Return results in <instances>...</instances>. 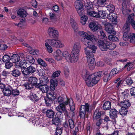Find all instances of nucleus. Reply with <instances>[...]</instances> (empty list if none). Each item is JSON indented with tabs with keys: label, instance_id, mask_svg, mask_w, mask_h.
Here are the masks:
<instances>
[{
	"label": "nucleus",
	"instance_id": "nucleus-1",
	"mask_svg": "<svg viewBox=\"0 0 135 135\" xmlns=\"http://www.w3.org/2000/svg\"><path fill=\"white\" fill-rule=\"evenodd\" d=\"M82 75L85 79L86 85L89 87H92L97 84L100 80V75L98 72L88 75V72L86 69L82 71Z\"/></svg>",
	"mask_w": 135,
	"mask_h": 135
},
{
	"label": "nucleus",
	"instance_id": "nucleus-2",
	"mask_svg": "<svg viewBox=\"0 0 135 135\" xmlns=\"http://www.w3.org/2000/svg\"><path fill=\"white\" fill-rule=\"evenodd\" d=\"M84 50L89 68L90 70H93L94 68L95 65L94 55L87 48H85Z\"/></svg>",
	"mask_w": 135,
	"mask_h": 135
},
{
	"label": "nucleus",
	"instance_id": "nucleus-3",
	"mask_svg": "<svg viewBox=\"0 0 135 135\" xmlns=\"http://www.w3.org/2000/svg\"><path fill=\"white\" fill-rule=\"evenodd\" d=\"M79 35L82 37H85L81 40V41L84 44L89 40H90L92 42L97 41V38L91 33H88L83 31H79Z\"/></svg>",
	"mask_w": 135,
	"mask_h": 135
},
{
	"label": "nucleus",
	"instance_id": "nucleus-4",
	"mask_svg": "<svg viewBox=\"0 0 135 135\" xmlns=\"http://www.w3.org/2000/svg\"><path fill=\"white\" fill-rule=\"evenodd\" d=\"M81 49V46L79 42H76L74 44L71 52L73 61H77L78 60Z\"/></svg>",
	"mask_w": 135,
	"mask_h": 135
},
{
	"label": "nucleus",
	"instance_id": "nucleus-5",
	"mask_svg": "<svg viewBox=\"0 0 135 135\" xmlns=\"http://www.w3.org/2000/svg\"><path fill=\"white\" fill-rule=\"evenodd\" d=\"M46 41L49 42L50 45L54 47L61 48L64 46V44L58 39H50L47 40Z\"/></svg>",
	"mask_w": 135,
	"mask_h": 135
},
{
	"label": "nucleus",
	"instance_id": "nucleus-6",
	"mask_svg": "<svg viewBox=\"0 0 135 135\" xmlns=\"http://www.w3.org/2000/svg\"><path fill=\"white\" fill-rule=\"evenodd\" d=\"M89 108V105L88 103H86L85 105L81 106L79 113V115L81 118H84L86 112L88 111Z\"/></svg>",
	"mask_w": 135,
	"mask_h": 135
},
{
	"label": "nucleus",
	"instance_id": "nucleus-7",
	"mask_svg": "<svg viewBox=\"0 0 135 135\" xmlns=\"http://www.w3.org/2000/svg\"><path fill=\"white\" fill-rule=\"evenodd\" d=\"M47 98L45 99L46 104L47 106H49L52 103V100L56 98L55 94L53 92L47 93Z\"/></svg>",
	"mask_w": 135,
	"mask_h": 135
},
{
	"label": "nucleus",
	"instance_id": "nucleus-8",
	"mask_svg": "<svg viewBox=\"0 0 135 135\" xmlns=\"http://www.w3.org/2000/svg\"><path fill=\"white\" fill-rule=\"evenodd\" d=\"M98 39L96 41H97ZM95 42V41L94 42H92L90 40H89L88 41L85 43L84 44L89 49L91 50L92 52L91 51L89 50L90 52L93 53H94L96 52L97 50L98 47H97L95 45L93 44L92 43H94Z\"/></svg>",
	"mask_w": 135,
	"mask_h": 135
},
{
	"label": "nucleus",
	"instance_id": "nucleus-9",
	"mask_svg": "<svg viewBox=\"0 0 135 135\" xmlns=\"http://www.w3.org/2000/svg\"><path fill=\"white\" fill-rule=\"evenodd\" d=\"M48 32L49 35L53 38L57 37L59 35V32L57 29L53 27H49L48 30Z\"/></svg>",
	"mask_w": 135,
	"mask_h": 135
},
{
	"label": "nucleus",
	"instance_id": "nucleus-10",
	"mask_svg": "<svg viewBox=\"0 0 135 135\" xmlns=\"http://www.w3.org/2000/svg\"><path fill=\"white\" fill-rule=\"evenodd\" d=\"M66 105L64 104H61L56 108V109L60 113H61L63 112L65 116H68V113L65 108Z\"/></svg>",
	"mask_w": 135,
	"mask_h": 135
},
{
	"label": "nucleus",
	"instance_id": "nucleus-11",
	"mask_svg": "<svg viewBox=\"0 0 135 135\" xmlns=\"http://www.w3.org/2000/svg\"><path fill=\"white\" fill-rule=\"evenodd\" d=\"M98 73L99 75L100 76V78L103 75V80L105 82H107L110 78L111 75L107 71H99Z\"/></svg>",
	"mask_w": 135,
	"mask_h": 135
},
{
	"label": "nucleus",
	"instance_id": "nucleus-12",
	"mask_svg": "<svg viewBox=\"0 0 135 135\" xmlns=\"http://www.w3.org/2000/svg\"><path fill=\"white\" fill-rule=\"evenodd\" d=\"M107 17L110 21L116 24L117 23L116 15L113 12H110L107 15Z\"/></svg>",
	"mask_w": 135,
	"mask_h": 135
},
{
	"label": "nucleus",
	"instance_id": "nucleus-13",
	"mask_svg": "<svg viewBox=\"0 0 135 135\" xmlns=\"http://www.w3.org/2000/svg\"><path fill=\"white\" fill-rule=\"evenodd\" d=\"M12 88L10 85H7L5 88L3 90V93L4 95L9 96L12 94Z\"/></svg>",
	"mask_w": 135,
	"mask_h": 135
},
{
	"label": "nucleus",
	"instance_id": "nucleus-14",
	"mask_svg": "<svg viewBox=\"0 0 135 135\" xmlns=\"http://www.w3.org/2000/svg\"><path fill=\"white\" fill-rule=\"evenodd\" d=\"M108 42H104L103 41L99 40L98 42V45L100 49L102 51H106L108 49Z\"/></svg>",
	"mask_w": 135,
	"mask_h": 135
},
{
	"label": "nucleus",
	"instance_id": "nucleus-15",
	"mask_svg": "<svg viewBox=\"0 0 135 135\" xmlns=\"http://www.w3.org/2000/svg\"><path fill=\"white\" fill-rule=\"evenodd\" d=\"M65 57L67 61H70L71 62H75L77 61H73V57L71 56V53L70 54L69 52L66 51H64L62 54V56Z\"/></svg>",
	"mask_w": 135,
	"mask_h": 135
},
{
	"label": "nucleus",
	"instance_id": "nucleus-16",
	"mask_svg": "<svg viewBox=\"0 0 135 135\" xmlns=\"http://www.w3.org/2000/svg\"><path fill=\"white\" fill-rule=\"evenodd\" d=\"M105 28L106 31L108 33L113 34L114 35L116 34V32L113 29V26L110 23L105 24Z\"/></svg>",
	"mask_w": 135,
	"mask_h": 135
},
{
	"label": "nucleus",
	"instance_id": "nucleus-17",
	"mask_svg": "<svg viewBox=\"0 0 135 135\" xmlns=\"http://www.w3.org/2000/svg\"><path fill=\"white\" fill-rule=\"evenodd\" d=\"M89 28L93 31H96L99 29H101V28L99 26L96 24L95 22H90L89 25Z\"/></svg>",
	"mask_w": 135,
	"mask_h": 135
},
{
	"label": "nucleus",
	"instance_id": "nucleus-18",
	"mask_svg": "<svg viewBox=\"0 0 135 135\" xmlns=\"http://www.w3.org/2000/svg\"><path fill=\"white\" fill-rule=\"evenodd\" d=\"M40 83L38 84L40 85H46L47 83L49 81L48 78L46 76L40 77L39 78Z\"/></svg>",
	"mask_w": 135,
	"mask_h": 135
},
{
	"label": "nucleus",
	"instance_id": "nucleus-19",
	"mask_svg": "<svg viewBox=\"0 0 135 135\" xmlns=\"http://www.w3.org/2000/svg\"><path fill=\"white\" fill-rule=\"evenodd\" d=\"M36 87L39 89L43 93H46L49 89V87L46 85H40L38 84L36 86Z\"/></svg>",
	"mask_w": 135,
	"mask_h": 135
},
{
	"label": "nucleus",
	"instance_id": "nucleus-20",
	"mask_svg": "<svg viewBox=\"0 0 135 135\" xmlns=\"http://www.w3.org/2000/svg\"><path fill=\"white\" fill-rule=\"evenodd\" d=\"M69 126L68 123L65 122L64 124V127L66 128H67L69 126L71 129L73 128L75 126L74 122L73 120L71 119H69L68 120Z\"/></svg>",
	"mask_w": 135,
	"mask_h": 135
},
{
	"label": "nucleus",
	"instance_id": "nucleus-21",
	"mask_svg": "<svg viewBox=\"0 0 135 135\" xmlns=\"http://www.w3.org/2000/svg\"><path fill=\"white\" fill-rule=\"evenodd\" d=\"M35 61L33 57L30 56L28 55L26 57V61L25 62L26 63H27L29 66L31 65L32 64H34Z\"/></svg>",
	"mask_w": 135,
	"mask_h": 135
},
{
	"label": "nucleus",
	"instance_id": "nucleus-22",
	"mask_svg": "<svg viewBox=\"0 0 135 135\" xmlns=\"http://www.w3.org/2000/svg\"><path fill=\"white\" fill-rule=\"evenodd\" d=\"M68 98L64 99L61 97H59L57 98V102L59 104H65L68 105L69 104V100Z\"/></svg>",
	"mask_w": 135,
	"mask_h": 135
},
{
	"label": "nucleus",
	"instance_id": "nucleus-23",
	"mask_svg": "<svg viewBox=\"0 0 135 135\" xmlns=\"http://www.w3.org/2000/svg\"><path fill=\"white\" fill-rule=\"evenodd\" d=\"M55 59L57 61L60 60L62 59V54L61 51L59 49L57 50L54 53Z\"/></svg>",
	"mask_w": 135,
	"mask_h": 135
},
{
	"label": "nucleus",
	"instance_id": "nucleus-24",
	"mask_svg": "<svg viewBox=\"0 0 135 135\" xmlns=\"http://www.w3.org/2000/svg\"><path fill=\"white\" fill-rule=\"evenodd\" d=\"M29 66L27 63H26L25 61H22L21 60L19 63L16 64V66L17 68H25Z\"/></svg>",
	"mask_w": 135,
	"mask_h": 135
},
{
	"label": "nucleus",
	"instance_id": "nucleus-25",
	"mask_svg": "<svg viewBox=\"0 0 135 135\" xmlns=\"http://www.w3.org/2000/svg\"><path fill=\"white\" fill-rule=\"evenodd\" d=\"M121 107L127 108L131 106V103L128 100H125L121 102L120 103Z\"/></svg>",
	"mask_w": 135,
	"mask_h": 135
},
{
	"label": "nucleus",
	"instance_id": "nucleus-26",
	"mask_svg": "<svg viewBox=\"0 0 135 135\" xmlns=\"http://www.w3.org/2000/svg\"><path fill=\"white\" fill-rule=\"evenodd\" d=\"M18 15L21 17H25L27 15V13L26 11L23 9H20L17 11Z\"/></svg>",
	"mask_w": 135,
	"mask_h": 135
},
{
	"label": "nucleus",
	"instance_id": "nucleus-27",
	"mask_svg": "<svg viewBox=\"0 0 135 135\" xmlns=\"http://www.w3.org/2000/svg\"><path fill=\"white\" fill-rule=\"evenodd\" d=\"M37 81V79L35 77L31 76L28 79V81L29 83L32 84L33 86L36 85V87L37 85L38 84Z\"/></svg>",
	"mask_w": 135,
	"mask_h": 135
},
{
	"label": "nucleus",
	"instance_id": "nucleus-28",
	"mask_svg": "<svg viewBox=\"0 0 135 135\" xmlns=\"http://www.w3.org/2000/svg\"><path fill=\"white\" fill-rule=\"evenodd\" d=\"M118 111L115 109H112L110 111V118L114 119L116 118L118 114Z\"/></svg>",
	"mask_w": 135,
	"mask_h": 135
},
{
	"label": "nucleus",
	"instance_id": "nucleus-29",
	"mask_svg": "<svg viewBox=\"0 0 135 135\" xmlns=\"http://www.w3.org/2000/svg\"><path fill=\"white\" fill-rule=\"evenodd\" d=\"M50 87L51 90H54L57 86V81L56 80L51 79L50 81Z\"/></svg>",
	"mask_w": 135,
	"mask_h": 135
},
{
	"label": "nucleus",
	"instance_id": "nucleus-30",
	"mask_svg": "<svg viewBox=\"0 0 135 135\" xmlns=\"http://www.w3.org/2000/svg\"><path fill=\"white\" fill-rule=\"evenodd\" d=\"M49 15L51 21L54 23L57 20L56 15L52 12L50 11L49 13Z\"/></svg>",
	"mask_w": 135,
	"mask_h": 135
},
{
	"label": "nucleus",
	"instance_id": "nucleus-31",
	"mask_svg": "<svg viewBox=\"0 0 135 135\" xmlns=\"http://www.w3.org/2000/svg\"><path fill=\"white\" fill-rule=\"evenodd\" d=\"M75 6L76 9L83 8V5L82 2L79 0H77L75 2Z\"/></svg>",
	"mask_w": 135,
	"mask_h": 135
},
{
	"label": "nucleus",
	"instance_id": "nucleus-32",
	"mask_svg": "<svg viewBox=\"0 0 135 135\" xmlns=\"http://www.w3.org/2000/svg\"><path fill=\"white\" fill-rule=\"evenodd\" d=\"M11 60L13 63L17 62L20 60L19 55L17 54L13 55L11 58Z\"/></svg>",
	"mask_w": 135,
	"mask_h": 135
},
{
	"label": "nucleus",
	"instance_id": "nucleus-33",
	"mask_svg": "<svg viewBox=\"0 0 135 135\" xmlns=\"http://www.w3.org/2000/svg\"><path fill=\"white\" fill-rule=\"evenodd\" d=\"M111 103L109 101L105 102L103 105V108L104 110H109L111 108Z\"/></svg>",
	"mask_w": 135,
	"mask_h": 135
},
{
	"label": "nucleus",
	"instance_id": "nucleus-34",
	"mask_svg": "<svg viewBox=\"0 0 135 135\" xmlns=\"http://www.w3.org/2000/svg\"><path fill=\"white\" fill-rule=\"evenodd\" d=\"M71 25L75 31H76L78 28L77 24L75 21L72 18H71L70 21Z\"/></svg>",
	"mask_w": 135,
	"mask_h": 135
},
{
	"label": "nucleus",
	"instance_id": "nucleus-35",
	"mask_svg": "<svg viewBox=\"0 0 135 135\" xmlns=\"http://www.w3.org/2000/svg\"><path fill=\"white\" fill-rule=\"evenodd\" d=\"M87 13L88 15L91 16L92 17H95L96 18H99V15H98V13H97L95 11H90L88 10L87 11Z\"/></svg>",
	"mask_w": 135,
	"mask_h": 135
},
{
	"label": "nucleus",
	"instance_id": "nucleus-36",
	"mask_svg": "<svg viewBox=\"0 0 135 135\" xmlns=\"http://www.w3.org/2000/svg\"><path fill=\"white\" fill-rule=\"evenodd\" d=\"M45 45L47 51L50 53L52 52L53 51V49L52 46L49 44V42L46 41V40H45Z\"/></svg>",
	"mask_w": 135,
	"mask_h": 135
},
{
	"label": "nucleus",
	"instance_id": "nucleus-37",
	"mask_svg": "<svg viewBox=\"0 0 135 135\" xmlns=\"http://www.w3.org/2000/svg\"><path fill=\"white\" fill-rule=\"evenodd\" d=\"M101 116V113L98 109H97L95 111L94 114V119H97L100 118Z\"/></svg>",
	"mask_w": 135,
	"mask_h": 135
},
{
	"label": "nucleus",
	"instance_id": "nucleus-38",
	"mask_svg": "<svg viewBox=\"0 0 135 135\" xmlns=\"http://www.w3.org/2000/svg\"><path fill=\"white\" fill-rule=\"evenodd\" d=\"M46 115L49 118H53L54 116L55 113L51 109L48 110L46 112Z\"/></svg>",
	"mask_w": 135,
	"mask_h": 135
},
{
	"label": "nucleus",
	"instance_id": "nucleus-39",
	"mask_svg": "<svg viewBox=\"0 0 135 135\" xmlns=\"http://www.w3.org/2000/svg\"><path fill=\"white\" fill-rule=\"evenodd\" d=\"M69 104L70 110L72 111H73L75 109V107L74 102L71 98L69 99Z\"/></svg>",
	"mask_w": 135,
	"mask_h": 135
},
{
	"label": "nucleus",
	"instance_id": "nucleus-40",
	"mask_svg": "<svg viewBox=\"0 0 135 135\" xmlns=\"http://www.w3.org/2000/svg\"><path fill=\"white\" fill-rule=\"evenodd\" d=\"M52 123L56 125H59L60 122L59 117L57 116L56 117V115L55 117L52 119Z\"/></svg>",
	"mask_w": 135,
	"mask_h": 135
},
{
	"label": "nucleus",
	"instance_id": "nucleus-41",
	"mask_svg": "<svg viewBox=\"0 0 135 135\" xmlns=\"http://www.w3.org/2000/svg\"><path fill=\"white\" fill-rule=\"evenodd\" d=\"M21 74L20 71L17 69H14L11 73L12 75L15 77H17L20 76Z\"/></svg>",
	"mask_w": 135,
	"mask_h": 135
},
{
	"label": "nucleus",
	"instance_id": "nucleus-42",
	"mask_svg": "<svg viewBox=\"0 0 135 135\" xmlns=\"http://www.w3.org/2000/svg\"><path fill=\"white\" fill-rule=\"evenodd\" d=\"M107 13L105 11H99L98 15L99 18L100 17L102 18H105L107 17Z\"/></svg>",
	"mask_w": 135,
	"mask_h": 135
},
{
	"label": "nucleus",
	"instance_id": "nucleus-43",
	"mask_svg": "<svg viewBox=\"0 0 135 135\" xmlns=\"http://www.w3.org/2000/svg\"><path fill=\"white\" fill-rule=\"evenodd\" d=\"M130 23L126 22L123 27V29L124 33H127L129 30L130 29Z\"/></svg>",
	"mask_w": 135,
	"mask_h": 135
},
{
	"label": "nucleus",
	"instance_id": "nucleus-44",
	"mask_svg": "<svg viewBox=\"0 0 135 135\" xmlns=\"http://www.w3.org/2000/svg\"><path fill=\"white\" fill-rule=\"evenodd\" d=\"M125 81L127 85H131L134 83L132 78L130 77H127L125 79Z\"/></svg>",
	"mask_w": 135,
	"mask_h": 135
},
{
	"label": "nucleus",
	"instance_id": "nucleus-45",
	"mask_svg": "<svg viewBox=\"0 0 135 135\" xmlns=\"http://www.w3.org/2000/svg\"><path fill=\"white\" fill-rule=\"evenodd\" d=\"M127 109L122 107L119 110L120 114L121 115H125L127 114Z\"/></svg>",
	"mask_w": 135,
	"mask_h": 135
},
{
	"label": "nucleus",
	"instance_id": "nucleus-46",
	"mask_svg": "<svg viewBox=\"0 0 135 135\" xmlns=\"http://www.w3.org/2000/svg\"><path fill=\"white\" fill-rule=\"evenodd\" d=\"M22 73L24 77L26 78L28 77V75L30 74L28 69L26 68H24V69L22 70Z\"/></svg>",
	"mask_w": 135,
	"mask_h": 135
},
{
	"label": "nucleus",
	"instance_id": "nucleus-47",
	"mask_svg": "<svg viewBox=\"0 0 135 135\" xmlns=\"http://www.w3.org/2000/svg\"><path fill=\"white\" fill-rule=\"evenodd\" d=\"M122 11L124 14H125V12L127 11V5H126V0H123L122 4Z\"/></svg>",
	"mask_w": 135,
	"mask_h": 135
},
{
	"label": "nucleus",
	"instance_id": "nucleus-48",
	"mask_svg": "<svg viewBox=\"0 0 135 135\" xmlns=\"http://www.w3.org/2000/svg\"><path fill=\"white\" fill-rule=\"evenodd\" d=\"M129 38L131 43H135V34L131 33H130Z\"/></svg>",
	"mask_w": 135,
	"mask_h": 135
},
{
	"label": "nucleus",
	"instance_id": "nucleus-49",
	"mask_svg": "<svg viewBox=\"0 0 135 135\" xmlns=\"http://www.w3.org/2000/svg\"><path fill=\"white\" fill-rule=\"evenodd\" d=\"M2 60L4 62H9L11 60L10 57L7 55H5L3 56L2 59Z\"/></svg>",
	"mask_w": 135,
	"mask_h": 135
},
{
	"label": "nucleus",
	"instance_id": "nucleus-50",
	"mask_svg": "<svg viewBox=\"0 0 135 135\" xmlns=\"http://www.w3.org/2000/svg\"><path fill=\"white\" fill-rule=\"evenodd\" d=\"M108 49L110 50H113L116 47V45L114 43L110 42H108Z\"/></svg>",
	"mask_w": 135,
	"mask_h": 135
},
{
	"label": "nucleus",
	"instance_id": "nucleus-51",
	"mask_svg": "<svg viewBox=\"0 0 135 135\" xmlns=\"http://www.w3.org/2000/svg\"><path fill=\"white\" fill-rule=\"evenodd\" d=\"M27 67L30 74L33 73L36 71V68L31 65H29Z\"/></svg>",
	"mask_w": 135,
	"mask_h": 135
},
{
	"label": "nucleus",
	"instance_id": "nucleus-52",
	"mask_svg": "<svg viewBox=\"0 0 135 135\" xmlns=\"http://www.w3.org/2000/svg\"><path fill=\"white\" fill-rule=\"evenodd\" d=\"M88 19V17L86 16H83L81 18L80 21L83 25H85Z\"/></svg>",
	"mask_w": 135,
	"mask_h": 135
},
{
	"label": "nucleus",
	"instance_id": "nucleus-53",
	"mask_svg": "<svg viewBox=\"0 0 135 135\" xmlns=\"http://www.w3.org/2000/svg\"><path fill=\"white\" fill-rule=\"evenodd\" d=\"M133 66V64L132 63L128 62L124 66V68L127 67V70L129 71Z\"/></svg>",
	"mask_w": 135,
	"mask_h": 135
},
{
	"label": "nucleus",
	"instance_id": "nucleus-54",
	"mask_svg": "<svg viewBox=\"0 0 135 135\" xmlns=\"http://www.w3.org/2000/svg\"><path fill=\"white\" fill-rule=\"evenodd\" d=\"M61 71L60 70H57L54 72L52 74L51 76L52 79H55V78L57 77L60 75Z\"/></svg>",
	"mask_w": 135,
	"mask_h": 135
},
{
	"label": "nucleus",
	"instance_id": "nucleus-55",
	"mask_svg": "<svg viewBox=\"0 0 135 135\" xmlns=\"http://www.w3.org/2000/svg\"><path fill=\"white\" fill-rule=\"evenodd\" d=\"M37 61L38 64L42 66H46L47 65L46 63L41 59H38Z\"/></svg>",
	"mask_w": 135,
	"mask_h": 135
},
{
	"label": "nucleus",
	"instance_id": "nucleus-56",
	"mask_svg": "<svg viewBox=\"0 0 135 135\" xmlns=\"http://www.w3.org/2000/svg\"><path fill=\"white\" fill-rule=\"evenodd\" d=\"M119 70H117V68H115L114 69H112L110 71L109 74L111 76H114L116 74H117L119 72Z\"/></svg>",
	"mask_w": 135,
	"mask_h": 135
},
{
	"label": "nucleus",
	"instance_id": "nucleus-57",
	"mask_svg": "<svg viewBox=\"0 0 135 135\" xmlns=\"http://www.w3.org/2000/svg\"><path fill=\"white\" fill-rule=\"evenodd\" d=\"M108 38L109 40L113 41H117L118 40V38L114 35H109Z\"/></svg>",
	"mask_w": 135,
	"mask_h": 135
},
{
	"label": "nucleus",
	"instance_id": "nucleus-58",
	"mask_svg": "<svg viewBox=\"0 0 135 135\" xmlns=\"http://www.w3.org/2000/svg\"><path fill=\"white\" fill-rule=\"evenodd\" d=\"M134 16L133 14L129 15L127 19L126 22H128V23H130L132 21H134V20H133Z\"/></svg>",
	"mask_w": 135,
	"mask_h": 135
},
{
	"label": "nucleus",
	"instance_id": "nucleus-59",
	"mask_svg": "<svg viewBox=\"0 0 135 135\" xmlns=\"http://www.w3.org/2000/svg\"><path fill=\"white\" fill-rule=\"evenodd\" d=\"M30 99L34 102L37 101L38 100V98L36 94H32L30 95Z\"/></svg>",
	"mask_w": 135,
	"mask_h": 135
},
{
	"label": "nucleus",
	"instance_id": "nucleus-60",
	"mask_svg": "<svg viewBox=\"0 0 135 135\" xmlns=\"http://www.w3.org/2000/svg\"><path fill=\"white\" fill-rule=\"evenodd\" d=\"M24 86L27 89H30L33 88V85L30 83L27 82L24 84Z\"/></svg>",
	"mask_w": 135,
	"mask_h": 135
},
{
	"label": "nucleus",
	"instance_id": "nucleus-61",
	"mask_svg": "<svg viewBox=\"0 0 135 135\" xmlns=\"http://www.w3.org/2000/svg\"><path fill=\"white\" fill-rule=\"evenodd\" d=\"M13 65V64L11 62H6L5 64V67L7 69L10 68Z\"/></svg>",
	"mask_w": 135,
	"mask_h": 135
},
{
	"label": "nucleus",
	"instance_id": "nucleus-62",
	"mask_svg": "<svg viewBox=\"0 0 135 135\" xmlns=\"http://www.w3.org/2000/svg\"><path fill=\"white\" fill-rule=\"evenodd\" d=\"M39 51L37 49L32 50L30 51V52L31 54L34 55H36L38 53Z\"/></svg>",
	"mask_w": 135,
	"mask_h": 135
},
{
	"label": "nucleus",
	"instance_id": "nucleus-63",
	"mask_svg": "<svg viewBox=\"0 0 135 135\" xmlns=\"http://www.w3.org/2000/svg\"><path fill=\"white\" fill-rule=\"evenodd\" d=\"M130 91L131 95L132 96L135 97V87L131 88Z\"/></svg>",
	"mask_w": 135,
	"mask_h": 135
},
{
	"label": "nucleus",
	"instance_id": "nucleus-64",
	"mask_svg": "<svg viewBox=\"0 0 135 135\" xmlns=\"http://www.w3.org/2000/svg\"><path fill=\"white\" fill-rule=\"evenodd\" d=\"M62 133V129L61 128L57 127L56 131V135H61Z\"/></svg>",
	"mask_w": 135,
	"mask_h": 135
}]
</instances>
